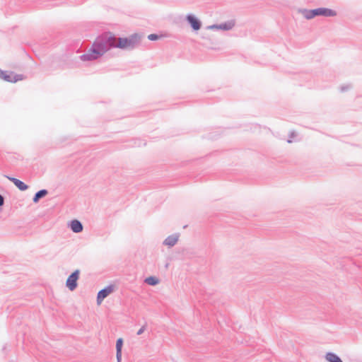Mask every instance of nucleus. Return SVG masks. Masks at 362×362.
I'll return each instance as SVG.
<instances>
[{"instance_id": "1", "label": "nucleus", "mask_w": 362, "mask_h": 362, "mask_svg": "<svg viewBox=\"0 0 362 362\" xmlns=\"http://www.w3.org/2000/svg\"><path fill=\"white\" fill-rule=\"evenodd\" d=\"M115 42H117V38L115 35L106 33L95 41V46L106 53L111 47H115Z\"/></svg>"}, {"instance_id": "2", "label": "nucleus", "mask_w": 362, "mask_h": 362, "mask_svg": "<svg viewBox=\"0 0 362 362\" xmlns=\"http://www.w3.org/2000/svg\"><path fill=\"white\" fill-rule=\"evenodd\" d=\"M303 14L307 19H311L317 16H322L325 17L335 16H337V11L328 8H318L316 9L305 11Z\"/></svg>"}, {"instance_id": "3", "label": "nucleus", "mask_w": 362, "mask_h": 362, "mask_svg": "<svg viewBox=\"0 0 362 362\" xmlns=\"http://www.w3.org/2000/svg\"><path fill=\"white\" fill-rule=\"evenodd\" d=\"M104 54L105 52L103 50L95 46L94 42L93 47L86 53L81 56V59L82 61H92L98 59Z\"/></svg>"}, {"instance_id": "4", "label": "nucleus", "mask_w": 362, "mask_h": 362, "mask_svg": "<svg viewBox=\"0 0 362 362\" xmlns=\"http://www.w3.org/2000/svg\"><path fill=\"white\" fill-rule=\"evenodd\" d=\"M137 41L136 35H132L129 38L127 37H119L117 38V42H115V47L120 49H126L128 47H133Z\"/></svg>"}, {"instance_id": "5", "label": "nucleus", "mask_w": 362, "mask_h": 362, "mask_svg": "<svg viewBox=\"0 0 362 362\" xmlns=\"http://www.w3.org/2000/svg\"><path fill=\"white\" fill-rule=\"evenodd\" d=\"M115 289V286L114 285H110L106 288L100 291L97 296V304L100 305L103 300L111 294Z\"/></svg>"}, {"instance_id": "6", "label": "nucleus", "mask_w": 362, "mask_h": 362, "mask_svg": "<svg viewBox=\"0 0 362 362\" xmlns=\"http://www.w3.org/2000/svg\"><path fill=\"white\" fill-rule=\"evenodd\" d=\"M78 278L79 270H76L68 277L66 285L69 288V290L73 291L76 288Z\"/></svg>"}, {"instance_id": "7", "label": "nucleus", "mask_w": 362, "mask_h": 362, "mask_svg": "<svg viewBox=\"0 0 362 362\" xmlns=\"http://www.w3.org/2000/svg\"><path fill=\"white\" fill-rule=\"evenodd\" d=\"M0 78L11 83H15L21 80V77L20 76L14 74L13 72L4 71L1 70H0Z\"/></svg>"}, {"instance_id": "8", "label": "nucleus", "mask_w": 362, "mask_h": 362, "mask_svg": "<svg viewBox=\"0 0 362 362\" xmlns=\"http://www.w3.org/2000/svg\"><path fill=\"white\" fill-rule=\"evenodd\" d=\"M187 18L194 30H198L200 28L201 23L194 16L189 15Z\"/></svg>"}, {"instance_id": "9", "label": "nucleus", "mask_w": 362, "mask_h": 362, "mask_svg": "<svg viewBox=\"0 0 362 362\" xmlns=\"http://www.w3.org/2000/svg\"><path fill=\"white\" fill-rule=\"evenodd\" d=\"M9 180H11L20 190L24 191L28 189V185H26L24 182L22 181L14 178L7 176L6 177Z\"/></svg>"}, {"instance_id": "10", "label": "nucleus", "mask_w": 362, "mask_h": 362, "mask_svg": "<svg viewBox=\"0 0 362 362\" xmlns=\"http://www.w3.org/2000/svg\"><path fill=\"white\" fill-rule=\"evenodd\" d=\"M70 226H71V230L74 233H79V232L82 231V230H83V226H82L81 223L77 220L72 221L71 222Z\"/></svg>"}, {"instance_id": "11", "label": "nucleus", "mask_w": 362, "mask_h": 362, "mask_svg": "<svg viewBox=\"0 0 362 362\" xmlns=\"http://www.w3.org/2000/svg\"><path fill=\"white\" fill-rule=\"evenodd\" d=\"M177 240H178V236L177 235H170V236H168L165 240L164 243L166 245H168V246H173L174 245L176 244Z\"/></svg>"}, {"instance_id": "12", "label": "nucleus", "mask_w": 362, "mask_h": 362, "mask_svg": "<svg viewBox=\"0 0 362 362\" xmlns=\"http://www.w3.org/2000/svg\"><path fill=\"white\" fill-rule=\"evenodd\" d=\"M122 347V341H117L116 349H117V362H121Z\"/></svg>"}, {"instance_id": "13", "label": "nucleus", "mask_w": 362, "mask_h": 362, "mask_svg": "<svg viewBox=\"0 0 362 362\" xmlns=\"http://www.w3.org/2000/svg\"><path fill=\"white\" fill-rule=\"evenodd\" d=\"M325 358L329 362H342V361L337 355L332 353L327 354Z\"/></svg>"}, {"instance_id": "14", "label": "nucleus", "mask_w": 362, "mask_h": 362, "mask_svg": "<svg viewBox=\"0 0 362 362\" xmlns=\"http://www.w3.org/2000/svg\"><path fill=\"white\" fill-rule=\"evenodd\" d=\"M47 194V190H45V189H42V190H40V191L37 192L35 194V197H34V198H33V202H35V203H36V202H38V200H39L41 197H45Z\"/></svg>"}, {"instance_id": "15", "label": "nucleus", "mask_w": 362, "mask_h": 362, "mask_svg": "<svg viewBox=\"0 0 362 362\" xmlns=\"http://www.w3.org/2000/svg\"><path fill=\"white\" fill-rule=\"evenodd\" d=\"M234 26L233 22H228L226 23H223L219 25L215 26L216 28L222 29V30H230Z\"/></svg>"}, {"instance_id": "16", "label": "nucleus", "mask_w": 362, "mask_h": 362, "mask_svg": "<svg viewBox=\"0 0 362 362\" xmlns=\"http://www.w3.org/2000/svg\"><path fill=\"white\" fill-rule=\"evenodd\" d=\"M146 282L149 285H156L158 283V280L155 277H148L146 279Z\"/></svg>"}, {"instance_id": "17", "label": "nucleus", "mask_w": 362, "mask_h": 362, "mask_svg": "<svg viewBox=\"0 0 362 362\" xmlns=\"http://www.w3.org/2000/svg\"><path fill=\"white\" fill-rule=\"evenodd\" d=\"M162 36H158L156 34H151L148 36V40H156L161 37Z\"/></svg>"}, {"instance_id": "18", "label": "nucleus", "mask_w": 362, "mask_h": 362, "mask_svg": "<svg viewBox=\"0 0 362 362\" xmlns=\"http://www.w3.org/2000/svg\"><path fill=\"white\" fill-rule=\"evenodd\" d=\"M4 204V198L1 195H0V206H2Z\"/></svg>"}, {"instance_id": "19", "label": "nucleus", "mask_w": 362, "mask_h": 362, "mask_svg": "<svg viewBox=\"0 0 362 362\" xmlns=\"http://www.w3.org/2000/svg\"><path fill=\"white\" fill-rule=\"evenodd\" d=\"M143 331H144V329H143V328L140 329L139 330V332H138V334H141V332H143Z\"/></svg>"}]
</instances>
